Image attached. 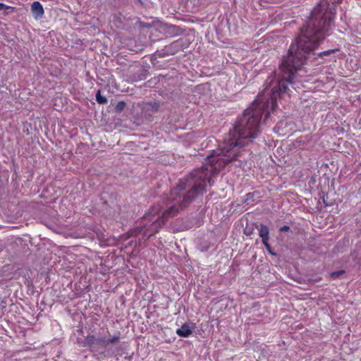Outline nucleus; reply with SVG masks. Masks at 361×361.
Masks as SVG:
<instances>
[{
    "label": "nucleus",
    "instance_id": "obj_9",
    "mask_svg": "<svg viewBox=\"0 0 361 361\" xmlns=\"http://www.w3.org/2000/svg\"><path fill=\"white\" fill-rule=\"evenodd\" d=\"M126 104L123 101L118 102L114 107V111L117 114L121 113L126 107Z\"/></svg>",
    "mask_w": 361,
    "mask_h": 361
},
{
    "label": "nucleus",
    "instance_id": "obj_13",
    "mask_svg": "<svg viewBox=\"0 0 361 361\" xmlns=\"http://www.w3.org/2000/svg\"><path fill=\"white\" fill-rule=\"evenodd\" d=\"M290 227L288 226H283L280 228V231L285 232L289 231Z\"/></svg>",
    "mask_w": 361,
    "mask_h": 361
},
{
    "label": "nucleus",
    "instance_id": "obj_1",
    "mask_svg": "<svg viewBox=\"0 0 361 361\" xmlns=\"http://www.w3.org/2000/svg\"><path fill=\"white\" fill-rule=\"evenodd\" d=\"M286 92H271L266 101L263 95H258L252 106L247 109L231 130L222 145L209 154L203 166L180 180L173 188L166 202L153 205L146 213L132 235L139 240L148 239L157 233L169 219L176 216L180 210L188 207L192 200L206 192L207 184L212 185V177L235 161L240 156V149L252 141L259 133V123L266 108L271 104V110L277 106V99Z\"/></svg>",
    "mask_w": 361,
    "mask_h": 361
},
{
    "label": "nucleus",
    "instance_id": "obj_12",
    "mask_svg": "<svg viewBox=\"0 0 361 361\" xmlns=\"http://www.w3.org/2000/svg\"><path fill=\"white\" fill-rule=\"evenodd\" d=\"M344 273H345V271H343V270H339V271L331 272L330 274V278L333 280L336 279L337 278H338L339 276L343 275Z\"/></svg>",
    "mask_w": 361,
    "mask_h": 361
},
{
    "label": "nucleus",
    "instance_id": "obj_2",
    "mask_svg": "<svg viewBox=\"0 0 361 361\" xmlns=\"http://www.w3.org/2000/svg\"><path fill=\"white\" fill-rule=\"evenodd\" d=\"M102 337L95 338L93 335H88L85 338H77V343L81 347L94 348L102 345Z\"/></svg>",
    "mask_w": 361,
    "mask_h": 361
},
{
    "label": "nucleus",
    "instance_id": "obj_3",
    "mask_svg": "<svg viewBox=\"0 0 361 361\" xmlns=\"http://www.w3.org/2000/svg\"><path fill=\"white\" fill-rule=\"evenodd\" d=\"M257 228V230L259 231V235L262 238V243L265 246V247L270 251L271 250V246L269 244V229L267 226L261 224Z\"/></svg>",
    "mask_w": 361,
    "mask_h": 361
},
{
    "label": "nucleus",
    "instance_id": "obj_11",
    "mask_svg": "<svg viewBox=\"0 0 361 361\" xmlns=\"http://www.w3.org/2000/svg\"><path fill=\"white\" fill-rule=\"evenodd\" d=\"M0 10H5V11H8L9 12L12 13L14 12L16 8L11 6L6 5L3 3H0Z\"/></svg>",
    "mask_w": 361,
    "mask_h": 361
},
{
    "label": "nucleus",
    "instance_id": "obj_10",
    "mask_svg": "<svg viewBox=\"0 0 361 361\" xmlns=\"http://www.w3.org/2000/svg\"><path fill=\"white\" fill-rule=\"evenodd\" d=\"M338 51V49H329V50H326V51L318 53L317 56H318L319 58H322L324 56H329V55H331V54H332L334 53H336Z\"/></svg>",
    "mask_w": 361,
    "mask_h": 361
},
{
    "label": "nucleus",
    "instance_id": "obj_4",
    "mask_svg": "<svg viewBox=\"0 0 361 361\" xmlns=\"http://www.w3.org/2000/svg\"><path fill=\"white\" fill-rule=\"evenodd\" d=\"M194 329V325L192 324H184L181 326L180 328L176 330V334L180 337H188L191 335L192 330Z\"/></svg>",
    "mask_w": 361,
    "mask_h": 361
},
{
    "label": "nucleus",
    "instance_id": "obj_7",
    "mask_svg": "<svg viewBox=\"0 0 361 361\" xmlns=\"http://www.w3.org/2000/svg\"><path fill=\"white\" fill-rule=\"evenodd\" d=\"M159 104L157 102H147L143 104L142 109H151L153 111H157Z\"/></svg>",
    "mask_w": 361,
    "mask_h": 361
},
{
    "label": "nucleus",
    "instance_id": "obj_5",
    "mask_svg": "<svg viewBox=\"0 0 361 361\" xmlns=\"http://www.w3.org/2000/svg\"><path fill=\"white\" fill-rule=\"evenodd\" d=\"M31 11L35 19L41 18L44 15V8L39 1H34L31 5Z\"/></svg>",
    "mask_w": 361,
    "mask_h": 361
},
{
    "label": "nucleus",
    "instance_id": "obj_6",
    "mask_svg": "<svg viewBox=\"0 0 361 361\" xmlns=\"http://www.w3.org/2000/svg\"><path fill=\"white\" fill-rule=\"evenodd\" d=\"M119 339V336H114L110 338H106L105 337H102V346L106 347L111 343H116L118 342Z\"/></svg>",
    "mask_w": 361,
    "mask_h": 361
},
{
    "label": "nucleus",
    "instance_id": "obj_8",
    "mask_svg": "<svg viewBox=\"0 0 361 361\" xmlns=\"http://www.w3.org/2000/svg\"><path fill=\"white\" fill-rule=\"evenodd\" d=\"M96 101L99 104H106L108 102L107 99L101 94L100 90H97V92L96 93Z\"/></svg>",
    "mask_w": 361,
    "mask_h": 361
}]
</instances>
